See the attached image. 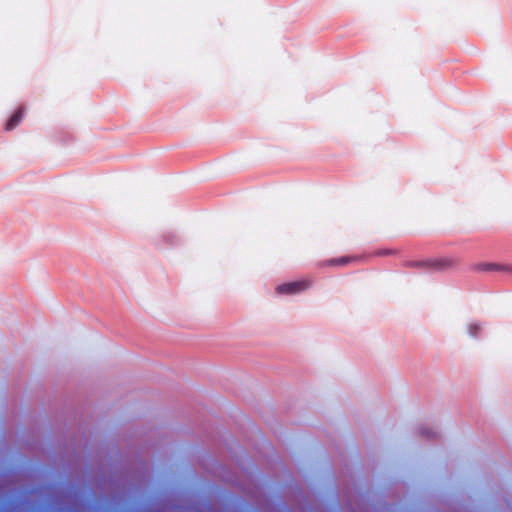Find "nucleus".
I'll use <instances>...</instances> for the list:
<instances>
[{
	"mask_svg": "<svg viewBox=\"0 0 512 512\" xmlns=\"http://www.w3.org/2000/svg\"><path fill=\"white\" fill-rule=\"evenodd\" d=\"M22 118H23V109L19 108L15 112V114L12 115L10 117V119L7 121L5 129L7 131H10V130L14 129L22 121Z\"/></svg>",
	"mask_w": 512,
	"mask_h": 512,
	"instance_id": "7ed1b4c3",
	"label": "nucleus"
},
{
	"mask_svg": "<svg viewBox=\"0 0 512 512\" xmlns=\"http://www.w3.org/2000/svg\"><path fill=\"white\" fill-rule=\"evenodd\" d=\"M356 260L357 259L354 257L343 256V257L331 259V260L327 261V264L331 265V266H335V265L344 266V265H347L348 263L356 261Z\"/></svg>",
	"mask_w": 512,
	"mask_h": 512,
	"instance_id": "20e7f679",
	"label": "nucleus"
},
{
	"mask_svg": "<svg viewBox=\"0 0 512 512\" xmlns=\"http://www.w3.org/2000/svg\"><path fill=\"white\" fill-rule=\"evenodd\" d=\"M421 434L426 435L427 437H432L433 433L427 431L426 429L421 430Z\"/></svg>",
	"mask_w": 512,
	"mask_h": 512,
	"instance_id": "423d86ee",
	"label": "nucleus"
},
{
	"mask_svg": "<svg viewBox=\"0 0 512 512\" xmlns=\"http://www.w3.org/2000/svg\"><path fill=\"white\" fill-rule=\"evenodd\" d=\"M455 264V261L451 258H441V259H435L429 262H407V266L411 267H424V266H432L435 269H446L449 267H452Z\"/></svg>",
	"mask_w": 512,
	"mask_h": 512,
	"instance_id": "f03ea898",
	"label": "nucleus"
},
{
	"mask_svg": "<svg viewBox=\"0 0 512 512\" xmlns=\"http://www.w3.org/2000/svg\"><path fill=\"white\" fill-rule=\"evenodd\" d=\"M393 253H394V251H392V250H388V249L379 250V251L377 252V254H378L379 256H386V255H390V254H393Z\"/></svg>",
	"mask_w": 512,
	"mask_h": 512,
	"instance_id": "39448f33",
	"label": "nucleus"
},
{
	"mask_svg": "<svg viewBox=\"0 0 512 512\" xmlns=\"http://www.w3.org/2000/svg\"><path fill=\"white\" fill-rule=\"evenodd\" d=\"M311 285V282L309 280H299L289 283H284L276 287V291L279 294H297L302 291H305L307 288H309Z\"/></svg>",
	"mask_w": 512,
	"mask_h": 512,
	"instance_id": "f257e3e1",
	"label": "nucleus"
}]
</instances>
